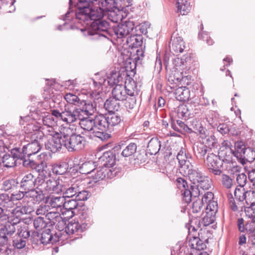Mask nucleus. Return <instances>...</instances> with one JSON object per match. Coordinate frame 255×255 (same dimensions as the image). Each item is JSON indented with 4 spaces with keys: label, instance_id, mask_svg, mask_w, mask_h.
I'll return each instance as SVG.
<instances>
[{
    "label": "nucleus",
    "instance_id": "13",
    "mask_svg": "<svg viewBox=\"0 0 255 255\" xmlns=\"http://www.w3.org/2000/svg\"><path fill=\"white\" fill-rule=\"evenodd\" d=\"M25 194L26 199L33 204L40 203L45 197L43 191L37 187L26 191Z\"/></svg>",
    "mask_w": 255,
    "mask_h": 255
},
{
    "label": "nucleus",
    "instance_id": "17",
    "mask_svg": "<svg viewBox=\"0 0 255 255\" xmlns=\"http://www.w3.org/2000/svg\"><path fill=\"white\" fill-rule=\"evenodd\" d=\"M127 75V73H120L118 71L113 70L107 76V83L110 86L122 84L123 80L126 79Z\"/></svg>",
    "mask_w": 255,
    "mask_h": 255
},
{
    "label": "nucleus",
    "instance_id": "27",
    "mask_svg": "<svg viewBox=\"0 0 255 255\" xmlns=\"http://www.w3.org/2000/svg\"><path fill=\"white\" fill-rule=\"evenodd\" d=\"M174 94L176 98L181 101H186L190 98V91L189 89L185 86H178L175 88Z\"/></svg>",
    "mask_w": 255,
    "mask_h": 255
},
{
    "label": "nucleus",
    "instance_id": "46",
    "mask_svg": "<svg viewBox=\"0 0 255 255\" xmlns=\"http://www.w3.org/2000/svg\"><path fill=\"white\" fill-rule=\"evenodd\" d=\"M47 224V223L44 220V217L41 216L35 218L33 221L34 228L39 231L45 228Z\"/></svg>",
    "mask_w": 255,
    "mask_h": 255
},
{
    "label": "nucleus",
    "instance_id": "43",
    "mask_svg": "<svg viewBox=\"0 0 255 255\" xmlns=\"http://www.w3.org/2000/svg\"><path fill=\"white\" fill-rule=\"evenodd\" d=\"M137 145L134 143H130L122 151V155L124 157H129L136 152Z\"/></svg>",
    "mask_w": 255,
    "mask_h": 255
},
{
    "label": "nucleus",
    "instance_id": "9",
    "mask_svg": "<svg viewBox=\"0 0 255 255\" xmlns=\"http://www.w3.org/2000/svg\"><path fill=\"white\" fill-rule=\"evenodd\" d=\"M218 206L217 201H211L207 205L205 212L203 213L202 223L205 226L212 224L215 220V215L218 211Z\"/></svg>",
    "mask_w": 255,
    "mask_h": 255
},
{
    "label": "nucleus",
    "instance_id": "34",
    "mask_svg": "<svg viewBox=\"0 0 255 255\" xmlns=\"http://www.w3.org/2000/svg\"><path fill=\"white\" fill-rule=\"evenodd\" d=\"M242 156L240 159L242 160L243 164L245 163V161L252 162L255 159V151L251 147L246 148Z\"/></svg>",
    "mask_w": 255,
    "mask_h": 255
},
{
    "label": "nucleus",
    "instance_id": "16",
    "mask_svg": "<svg viewBox=\"0 0 255 255\" xmlns=\"http://www.w3.org/2000/svg\"><path fill=\"white\" fill-rule=\"evenodd\" d=\"M125 87L128 97H136L138 95L139 89L137 87L136 83L132 78L127 75L125 79Z\"/></svg>",
    "mask_w": 255,
    "mask_h": 255
},
{
    "label": "nucleus",
    "instance_id": "57",
    "mask_svg": "<svg viewBox=\"0 0 255 255\" xmlns=\"http://www.w3.org/2000/svg\"><path fill=\"white\" fill-rule=\"evenodd\" d=\"M199 243V238L194 237L193 239L189 241V246L191 247V250H203L205 247V244L201 243V245H198Z\"/></svg>",
    "mask_w": 255,
    "mask_h": 255
},
{
    "label": "nucleus",
    "instance_id": "12",
    "mask_svg": "<svg viewBox=\"0 0 255 255\" xmlns=\"http://www.w3.org/2000/svg\"><path fill=\"white\" fill-rule=\"evenodd\" d=\"M85 231L79 222H69L65 228V232L68 235H74V239L81 238V233Z\"/></svg>",
    "mask_w": 255,
    "mask_h": 255
},
{
    "label": "nucleus",
    "instance_id": "44",
    "mask_svg": "<svg viewBox=\"0 0 255 255\" xmlns=\"http://www.w3.org/2000/svg\"><path fill=\"white\" fill-rule=\"evenodd\" d=\"M11 156L17 161V160H21V159H24V156L26 154L24 151V148L22 149L19 148H14L11 150Z\"/></svg>",
    "mask_w": 255,
    "mask_h": 255
},
{
    "label": "nucleus",
    "instance_id": "8",
    "mask_svg": "<svg viewBox=\"0 0 255 255\" xmlns=\"http://www.w3.org/2000/svg\"><path fill=\"white\" fill-rule=\"evenodd\" d=\"M205 163L210 172L215 175H220L222 174V171L221 168L223 165V161L219 156L213 153H209L206 157Z\"/></svg>",
    "mask_w": 255,
    "mask_h": 255
},
{
    "label": "nucleus",
    "instance_id": "60",
    "mask_svg": "<svg viewBox=\"0 0 255 255\" xmlns=\"http://www.w3.org/2000/svg\"><path fill=\"white\" fill-rule=\"evenodd\" d=\"M217 141L214 135H210L206 140L205 145L208 148L212 149L217 146Z\"/></svg>",
    "mask_w": 255,
    "mask_h": 255
},
{
    "label": "nucleus",
    "instance_id": "26",
    "mask_svg": "<svg viewBox=\"0 0 255 255\" xmlns=\"http://www.w3.org/2000/svg\"><path fill=\"white\" fill-rule=\"evenodd\" d=\"M82 118L78 120V124L81 128L85 130L92 132L95 136L94 119H91L86 116H83Z\"/></svg>",
    "mask_w": 255,
    "mask_h": 255
},
{
    "label": "nucleus",
    "instance_id": "29",
    "mask_svg": "<svg viewBox=\"0 0 255 255\" xmlns=\"http://www.w3.org/2000/svg\"><path fill=\"white\" fill-rule=\"evenodd\" d=\"M107 117V123L109 125V131H112L115 127L118 126L121 122V117L115 113L109 114Z\"/></svg>",
    "mask_w": 255,
    "mask_h": 255
},
{
    "label": "nucleus",
    "instance_id": "7",
    "mask_svg": "<svg viewBox=\"0 0 255 255\" xmlns=\"http://www.w3.org/2000/svg\"><path fill=\"white\" fill-rule=\"evenodd\" d=\"M53 115L57 120H61L67 124H71L74 122H77L79 119L83 118L81 114L76 109L73 111L65 109L64 111L60 113L56 110H53Z\"/></svg>",
    "mask_w": 255,
    "mask_h": 255
},
{
    "label": "nucleus",
    "instance_id": "10",
    "mask_svg": "<svg viewBox=\"0 0 255 255\" xmlns=\"http://www.w3.org/2000/svg\"><path fill=\"white\" fill-rule=\"evenodd\" d=\"M42 173H39L38 176L34 178L32 174L29 173L25 175L20 181V187L25 191L33 188L34 187L39 189L38 183L39 180L41 179Z\"/></svg>",
    "mask_w": 255,
    "mask_h": 255
},
{
    "label": "nucleus",
    "instance_id": "42",
    "mask_svg": "<svg viewBox=\"0 0 255 255\" xmlns=\"http://www.w3.org/2000/svg\"><path fill=\"white\" fill-rule=\"evenodd\" d=\"M52 169L54 174L62 175L67 172L68 165L65 162L55 164L52 166Z\"/></svg>",
    "mask_w": 255,
    "mask_h": 255
},
{
    "label": "nucleus",
    "instance_id": "48",
    "mask_svg": "<svg viewBox=\"0 0 255 255\" xmlns=\"http://www.w3.org/2000/svg\"><path fill=\"white\" fill-rule=\"evenodd\" d=\"M60 214L61 217V222L63 223V220H67L72 218L75 214V211L70 210H66L65 208H62L60 210Z\"/></svg>",
    "mask_w": 255,
    "mask_h": 255
},
{
    "label": "nucleus",
    "instance_id": "30",
    "mask_svg": "<svg viewBox=\"0 0 255 255\" xmlns=\"http://www.w3.org/2000/svg\"><path fill=\"white\" fill-rule=\"evenodd\" d=\"M160 141L157 137L152 138L148 142L147 149L151 155H155L160 148Z\"/></svg>",
    "mask_w": 255,
    "mask_h": 255
},
{
    "label": "nucleus",
    "instance_id": "28",
    "mask_svg": "<svg viewBox=\"0 0 255 255\" xmlns=\"http://www.w3.org/2000/svg\"><path fill=\"white\" fill-rule=\"evenodd\" d=\"M118 101L113 97L110 98L106 100L104 107L110 114L114 113L115 112L119 111L120 108V104Z\"/></svg>",
    "mask_w": 255,
    "mask_h": 255
},
{
    "label": "nucleus",
    "instance_id": "23",
    "mask_svg": "<svg viewBox=\"0 0 255 255\" xmlns=\"http://www.w3.org/2000/svg\"><path fill=\"white\" fill-rule=\"evenodd\" d=\"M29 212L28 207L26 206H18L13 209L11 215L8 218L13 220L14 223H20L21 217Z\"/></svg>",
    "mask_w": 255,
    "mask_h": 255
},
{
    "label": "nucleus",
    "instance_id": "52",
    "mask_svg": "<svg viewBox=\"0 0 255 255\" xmlns=\"http://www.w3.org/2000/svg\"><path fill=\"white\" fill-rule=\"evenodd\" d=\"M245 200L247 206H255V192L253 191H246Z\"/></svg>",
    "mask_w": 255,
    "mask_h": 255
},
{
    "label": "nucleus",
    "instance_id": "63",
    "mask_svg": "<svg viewBox=\"0 0 255 255\" xmlns=\"http://www.w3.org/2000/svg\"><path fill=\"white\" fill-rule=\"evenodd\" d=\"M9 236L6 233V230L3 228L0 229V243L1 245L6 244Z\"/></svg>",
    "mask_w": 255,
    "mask_h": 255
},
{
    "label": "nucleus",
    "instance_id": "5",
    "mask_svg": "<svg viewBox=\"0 0 255 255\" xmlns=\"http://www.w3.org/2000/svg\"><path fill=\"white\" fill-rule=\"evenodd\" d=\"M95 136L101 140H107L111 137V135L106 132L109 131V126L107 117L103 115H99L94 118Z\"/></svg>",
    "mask_w": 255,
    "mask_h": 255
},
{
    "label": "nucleus",
    "instance_id": "38",
    "mask_svg": "<svg viewBox=\"0 0 255 255\" xmlns=\"http://www.w3.org/2000/svg\"><path fill=\"white\" fill-rule=\"evenodd\" d=\"M234 150H232L233 155L238 159L242 157V155L246 149L244 143L241 141H238L235 143Z\"/></svg>",
    "mask_w": 255,
    "mask_h": 255
},
{
    "label": "nucleus",
    "instance_id": "37",
    "mask_svg": "<svg viewBox=\"0 0 255 255\" xmlns=\"http://www.w3.org/2000/svg\"><path fill=\"white\" fill-rule=\"evenodd\" d=\"M127 42L132 48L138 49L142 44V37L140 35H133L128 38Z\"/></svg>",
    "mask_w": 255,
    "mask_h": 255
},
{
    "label": "nucleus",
    "instance_id": "41",
    "mask_svg": "<svg viewBox=\"0 0 255 255\" xmlns=\"http://www.w3.org/2000/svg\"><path fill=\"white\" fill-rule=\"evenodd\" d=\"M189 179L193 183L195 186L197 184H199V182L205 177L201 172H199L194 170L190 175L188 176Z\"/></svg>",
    "mask_w": 255,
    "mask_h": 255
},
{
    "label": "nucleus",
    "instance_id": "36",
    "mask_svg": "<svg viewBox=\"0 0 255 255\" xmlns=\"http://www.w3.org/2000/svg\"><path fill=\"white\" fill-rule=\"evenodd\" d=\"M219 157L223 161V162L230 163L232 161L233 151L232 149L228 148L227 150H224L223 148H220L219 152Z\"/></svg>",
    "mask_w": 255,
    "mask_h": 255
},
{
    "label": "nucleus",
    "instance_id": "56",
    "mask_svg": "<svg viewBox=\"0 0 255 255\" xmlns=\"http://www.w3.org/2000/svg\"><path fill=\"white\" fill-rule=\"evenodd\" d=\"M144 56V51L142 48L136 50V54L133 55L134 68H135L137 64L141 63V60Z\"/></svg>",
    "mask_w": 255,
    "mask_h": 255
},
{
    "label": "nucleus",
    "instance_id": "31",
    "mask_svg": "<svg viewBox=\"0 0 255 255\" xmlns=\"http://www.w3.org/2000/svg\"><path fill=\"white\" fill-rule=\"evenodd\" d=\"M176 5L178 12L182 15L187 14L191 9L190 3L185 0H177Z\"/></svg>",
    "mask_w": 255,
    "mask_h": 255
},
{
    "label": "nucleus",
    "instance_id": "32",
    "mask_svg": "<svg viewBox=\"0 0 255 255\" xmlns=\"http://www.w3.org/2000/svg\"><path fill=\"white\" fill-rule=\"evenodd\" d=\"M191 158L184 159L182 161H178L180 165V170L183 172L184 174L189 176L194 170L193 169V165H192L190 160Z\"/></svg>",
    "mask_w": 255,
    "mask_h": 255
},
{
    "label": "nucleus",
    "instance_id": "45",
    "mask_svg": "<svg viewBox=\"0 0 255 255\" xmlns=\"http://www.w3.org/2000/svg\"><path fill=\"white\" fill-rule=\"evenodd\" d=\"M79 186L78 184H74L71 186L67 188L64 192V197L67 198H72L76 196L77 193L79 192Z\"/></svg>",
    "mask_w": 255,
    "mask_h": 255
},
{
    "label": "nucleus",
    "instance_id": "58",
    "mask_svg": "<svg viewBox=\"0 0 255 255\" xmlns=\"http://www.w3.org/2000/svg\"><path fill=\"white\" fill-rule=\"evenodd\" d=\"M26 191H15L11 194L12 200L14 201H19L20 200H26Z\"/></svg>",
    "mask_w": 255,
    "mask_h": 255
},
{
    "label": "nucleus",
    "instance_id": "25",
    "mask_svg": "<svg viewBox=\"0 0 255 255\" xmlns=\"http://www.w3.org/2000/svg\"><path fill=\"white\" fill-rule=\"evenodd\" d=\"M78 215L80 224L85 230L92 225V218L87 210L80 211Z\"/></svg>",
    "mask_w": 255,
    "mask_h": 255
},
{
    "label": "nucleus",
    "instance_id": "1",
    "mask_svg": "<svg viewBox=\"0 0 255 255\" xmlns=\"http://www.w3.org/2000/svg\"><path fill=\"white\" fill-rule=\"evenodd\" d=\"M80 4L83 6L79 5L78 10L76 13V17L81 21H86L89 20H94L92 26L93 29L97 30L100 36L107 37V34L109 30V23L105 21H99L104 16V12H111L114 4V0H78Z\"/></svg>",
    "mask_w": 255,
    "mask_h": 255
},
{
    "label": "nucleus",
    "instance_id": "6",
    "mask_svg": "<svg viewBox=\"0 0 255 255\" xmlns=\"http://www.w3.org/2000/svg\"><path fill=\"white\" fill-rule=\"evenodd\" d=\"M26 135L25 136V140L29 142L28 144L23 145L24 151L25 152L27 157L37 153L41 149L40 144L38 139L39 135L36 132L32 131L29 133L26 128H24Z\"/></svg>",
    "mask_w": 255,
    "mask_h": 255
},
{
    "label": "nucleus",
    "instance_id": "61",
    "mask_svg": "<svg viewBox=\"0 0 255 255\" xmlns=\"http://www.w3.org/2000/svg\"><path fill=\"white\" fill-rule=\"evenodd\" d=\"M203 201L200 199H196L194 201L192 205V210L194 213H198L201 211L203 205Z\"/></svg>",
    "mask_w": 255,
    "mask_h": 255
},
{
    "label": "nucleus",
    "instance_id": "53",
    "mask_svg": "<svg viewBox=\"0 0 255 255\" xmlns=\"http://www.w3.org/2000/svg\"><path fill=\"white\" fill-rule=\"evenodd\" d=\"M234 195L237 200L242 202L246 198V191L243 187H237L235 190Z\"/></svg>",
    "mask_w": 255,
    "mask_h": 255
},
{
    "label": "nucleus",
    "instance_id": "21",
    "mask_svg": "<svg viewBox=\"0 0 255 255\" xmlns=\"http://www.w3.org/2000/svg\"><path fill=\"white\" fill-rule=\"evenodd\" d=\"M77 109L82 117H88L89 115H92L95 111L93 104L85 100L81 101L78 105V108Z\"/></svg>",
    "mask_w": 255,
    "mask_h": 255
},
{
    "label": "nucleus",
    "instance_id": "50",
    "mask_svg": "<svg viewBox=\"0 0 255 255\" xmlns=\"http://www.w3.org/2000/svg\"><path fill=\"white\" fill-rule=\"evenodd\" d=\"M221 183L223 186L227 189H229L233 186V180L230 176L223 174L221 177Z\"/></svg>",
    "mask_w": 255,
    "mask_h": 255
},
{
    "label": "nucleus",
    "instance_id": "20",
    "mask_svg": "<svg viewBox=\"0 0 255 255\" xmlns=\"http://www.w3.org/2000/svg\"><path fill=\"white\" fill-rule=\"evenodd\" d=\"M98 162L101 165L111 168L115 165V155L110 151L105 152L99 158Z\"/></svg>",
    "mask_w": 255,
    "mask_h": 255
},
{
    "label": "nucleus",
    "instance_id": "40",
    "mask_svg": "<svg viewBox=\"0 0 255 255\" xmlns=\"http://www.w3.org/2000/svg\"><path fill=\"white\" fill-rule=\"evenodd\" d=\"M7 219H8V221L3 228L6 230V233L10 237L15 232L16 228L17 229L19 228L20 225L19 223H14L13 220L9 218Z\"/></svg>",
    "mask_w": 255,
    "mask_h": 255
},
{
    "label": "nucleus",
    "instance_id": "35",
    "mask_svg": "<svg viewBox=\"0 0 255 255\" xmlns=\"http://www.w3.org/2000/svg\"><path fill=\"white\" fill-rule=\"evenodd\" d=\"M95 163L93 161H88L83 163L80 167V172L83 174H88L95 172L96 169Z\"/></svg>",
    "mask_w": 255,
    "mask_h": 255
},
{
    "label": "nucleus",
    "instance_id": "11",
    "mask_svg": "<svg viewBox=\"0 0 255 255\" xmlns=\"http://www.w3.org/2000/svg\"><path fill=\"white\" fill-rule=\"evenodd\" d=\"M133 28L134 24L132 22L126 21L115 27L114 31L118 38H122L129 34Z\"/></svg>",
    "mask_w": 255,
    "mask_h": 255
},
{
    "label": "nucleus",
    "instance_id": "54",
    "mask_svg": "<svg viewBox=\"0 0 255 255\" xmlns=\"http://www.w3.org/2000/svg\"><path fill=\"white\" fill-rule=\"evenodd\" d=\"M195 187L198 189L199 192H200V189H201L208 190L211 187V181L207 177L205 176Z\"/></svg>",
    "mask_w": 255,
    "mask_h": 255
},
{
    "label": "nucleus",
    "instance_id": "22",
    "mask_svg": "<svg viewBox=\"0 0 255 255\" xmlns=\"http://www.w3.org/2000/svg\"><path fill=\"white\" fill-rule=\"evenodd\" d=\"M46 200L48 206L60 211L65 203V197L52 195L47 197Z\"/></svg>",
    "mask_w": 255,
    "mask_h": 255
},
{
    "label": "nucleus",
    "instance_id": "39",
    "mask_svg": "<svg viewBox=\"0 0 255 255\" xmlns=\"http://www.w3.org/2000/svg\"><path fill=\"white\" fill-rule=\"evenodd\" d=\"M14 203L12 200L11 195L7 194H1L0 195V205L6 209L13 207Z\"/></svg>",
    "mask_w": 255,
    "mask_h": 255
},
{
    "label": "nucleus",
    "instance_id": "47",
    "mask_svg": "<svg viewBox=\"0 0 255 255\" xmlns=\"http://www.w3.org/2000/svg\"><path fill=\"white\" fill-rule=\"evenodd\" d=\"M18 182L14 179L4 180L1 186V189L7 191L17 186Z\"/></svg>",
    "mask_w": 255,
    "mask_h": 255
},
{
    "label": "nucleus",
    "instance_id": "24",
    "mask_svg": "<svg viewBox=\"0 0 255 255\" xmlns=\"http://www.w3.org/2000/svg\"><path fill=\"white\" fill-rule=\"evenodd\" d=\"M125 87L122 84L116 85L112 90V97L119 101L127 100L128 96Z\"/></svg>",
    "mask_w": 255,
    "mask_h": 255
},
{
    "label": "nucleus",
    "instance_id": "2",
    "mask_svg": "<svg viewBox=\"0 0 255 255\" xmlns=\"http://www.w3.org/2000/svg\"><path fill=\"white\" fill-rule=\"evenodd\" d=\"M38 116L37 112H32L30 116H27L24 117H20L21 119L23 120L24 122H27L31 118L33 119V122L28 123L24 128H26V130L29 133L32 131L36 132L39 135V139H42L44 136H50L51 139L49 141H55L56 137L59 135H67L70 130L68 128V127L61 126L57 128L54 127L56 123L59 121L57 120L53 115V110L51 114H44L42 116V126L36 125V120H38ZM40 119H39V120Z\"/></svg>",
    "mask_w": 255,
    "mask_h": 255
},
{
    "label": "nucleus",
    "instance_id": "51",
    "mask_svg": "<svg viewBox=\"0 0 255 255\" xmlns=\"http://www.w3.org/2000/svg\"><path fill=\"white\" fill-rule=\"evenodd\" d=\"M64 99L68 103L78 106L81 101L77 96L70 93L65 95Z\"/></svg>",
    "mask_w": 255,
    "mask_h": 255
},
{
    "label": "nucleus",
    "instance_id": "15",
    "mask_svg": "<svg viewBox=\"0 0 255 255\" xmlns=\"http://www.w3.org/2000/svg\"><path fill=\"white\" fill-rule=\"evenodd\" d=\"M184 77L181 73L175 70L170 73L167 76L168 82L171 89H175L182 85Z\"/></svg>",
    "mask_w": 255,
    "mask_h": 255
},
{
    "label": "nucleus",
    "instance_id": "4",
    "mask_svg": "<svg viewBox=\"0 0 255 255\" xmlns=\"http://www.w3.org/2000/svg\"><path fill=\"white\" fill-rule=\"evenodd\" d=\"M69 179L62 177V178L55 179L53 177L48 178L45 173H42L41 179L38 183L40 190L43 191L44 194H59L66 189Z\"/></svg>",
    "mask_w": 255,
    "mask_h": 255
},
{
    "label": "nucleus",
    "instance_id": "19",
    "mask_svg": "<svg viewBox=\"0 0 255 255\" xmlns=\"http://www.w3.org/2000/svg\"><path fill=\"white\" fill-rule=\"evenodd\" d=\"M93 85L94 89L91 90L88 92L90 97L92 98L96 97L97 95H99L104 87H106L108 85H109L107 83V76L101 77L98 82L94 81Z\"/></svg>",
    "mask_w": 255,
    "mask_h": 255
},
{
    "label": "nucleus",
    "instance_id": "64",
    "mask_svg": "<svg viewBox=\"0 0 255 255\" xmlns=\"http://www.w3.org/2000/svg\"><path fill=\"white\" fill-rule=\"evenodd\" d=\"M245 212L247 216L252 219L255 216V206H247L245 208Z\"/></svg>",
    "mask_w": 255,
    "mask_h": 255
},
{
    "label": "nucleus",
    "instance_id": "14",
    "mask_svg": "<svg viewBox=\"0 0 255 255\" xmlns=\"http://www.w3.org/2000/svg\"><path fill=\"white\" fill-rule=\"evenodd\" d=\"M96 172L93 176L94 182H96L100 180H103L105 178H112L115 175V173L111 168L104 167L102 165L96 168Z\"/></svg>",
    "mask_w": 255,
    "mask_h": 255
},
{
    "label": "nucleus",
    "instance_id": "62",
    "mask_svg": "<svg viewBox=\"0 0 255 255\" xmlns=\"http://www.w3.org/2000/svg\"><path fill=\"white\" fill-rule=\"evenodd\" d=\"M126 100L125 106L127 109L129 111L132 110L136 105V97H129Z\"/></svg>",
    "mask_w": 255,
    "mask_h": 255
},
{
    "label": "nucleus",
    "instance_id": "55",
    "mask_svg": "<svg viewBox=\"0 0 255 255\" xmlns=\"http://www.w3.org/2000/svg\"><path fill=\"white\" fill-rule=\"evenodd\" d=\"M18 238H22L25 240L30 236V231L28 230L27 227L24 226L22 227L21 225L18 229L17 233Z\"/></svg>",
    "mask_w": 255,
    "mask_h": 255
},
{
    "label": "nucleus",
    "instance_id": "18",
    "mask_svg": "<svg viewBox=\"0 0 255 255\" xmlns=\"http://www.w3.org/2000/svg\"><path fill=\"white\" fill-rule=\"evenodd\" d=\"M171 51L175 53H182L185 48V42L182 37L176 35H172L170 42Z\"/></svg>",
    "mask_w": 255,
    "mask_h": 255
},
{
    "label": "nucleus",
    "instance_id": "49",
    "mask_svg": "<svg viewBox=\"0 0 255 255\" xmlns=\"http://www.w3.org/2000/svg\"><path fill=\"white\" fill-rule=\"evenodd\" d=\"M2 163L6 167H12L15 166L16 161L10 154H5L2 156Z\"/></svg>",
    "mask_w": 255,
    "mask_h": 255
},
{
    "label": "nucleus",
    "instance_id": "33",
    "mask_svg": "<svg viewBox=\"0 0 255 255\" xmlns=\"http://www.w3.org/2000/svg\"><path fill=\"white\" fill-rule=\"evenodd\" d=\"M45 218L49 221V223L51 225H57L61 222V217L59 212H48L46 214Z\"/></svg>",
    "mask_w": 255,
    "mask_h": 255
},
{
    "label": "nucleus",
    "instance_id": "59",
    "mask_svg": "<svg viewBox=\"0 0 255 255\" xmlns=\"http://www.w3.org/2000/svg\"><path fill=\"white\" fill-rule=\"evenodd\" d=\"M78 206L77 201L74 199H70L67 200L65 199V203L63 205V208L66 210H70L75 211Z\"/></svg>",
    "mask_w": 255,
    "mask_h": 255
},
{
    "label": "nucleus",
    "instance_id": "3",
    "mask_svg": "<svg viewBox=\"0 0 255 255\" xmlns=\"http://www.w3.org/2000/svg\"><path fill=\"white\" fill-rule=\"evenodd\" d=\"M70 131L67 135H59L55 141H48L45 143L46 149L52 152H56L64 146L69 151H80L83 149L86 144L85 137L80 134H74L72 129L68 127Z\"/></svg>",
    "mask_w": 255,
    "mask_h": 255
}]
</instances>
